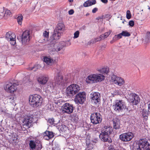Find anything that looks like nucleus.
Segmentation results:
<instances>
[{"instance_id": "nucleus-49", "label": "nucleus", "mask_w": 150, "mask_h": 150, "mask_svg": "<svg viewBox=\"0 0 150 150\" xmlns=\"http://www.w3.org/2000/svg\"><path fill=\"white\" fill-rule=\"evenodd\" d=\"M61 46V48L65 46V42L64 41H62L60 43Z\"/></svg>"}, {"instance_id": "nucleus-18", "label": "nucleus", "mask_w": 150, "mask_h": 150, "mask_svg": "<svg viewBox=\"0 0 150 150\" xmlns=\"http://www.w3.org/2000/svg\"><path fill=\"white\" fill-rule=\"evenodd\" d=\"M108 134H105L103 132H101V133L99 135V138L103 142H109L110 143L112 141L110 139V140H108L109 136Z\"/></svg>"}, {"instance_id": "nucleus-15", "label": "nucleus", "mask_w": 150, "mask_h": 150, "mask_svg": "<svg viewBox=\"0 0 150 150\" xmlns=\"http://www.w3.org/2000/svg\"><path fill=\"white\" fill-rule=\"evenodd\" d=\"M33 121V118L30 116H28L24 117V120L23 121V125L26 126L28 127H30L32 125V123Z\"/></svg>"}, {"instance_id": "nucleus-35", "label": "nucleus", "mask_w": 150, "mask_h": 150, "mask_svg": "<svg viewBox=\"0 0 150 150\" xmlns=\"http://www.w3.org/2000/svg\"><path fill=\"white\" fill-rule=\"evenodd\" d=\"M23 19V16L21 15L18 16L17 18V20L18 23L20 25H21L22 24V21Z\"/></svg>"}, {"instance_id": "nucleus-10", "label": "nucleus", "mask_w": 150, "mask_h": 150, "mask_svg": "<svg viewBox=\"0 0 150 150\" xmlns=\"http://www.w3.org/2000/svg\"><path fill=\"white\" fill-rule=\"evenodd\" d=\"M62 110L64 113L70 114L73 112L74 107L72 104L66 103L62 105Z\"/></svg>"}, {"instance_id": "nucleus-5", "label": "nucleus", "mask_w": 150, "mask_h": 150, "mask_svg": "<svg viewBox=\"0 0 150 150\" xmlns=\"http://www.w3.org/2000/svg\"><path fill=\"white\" fill-rule=\"evenodd\" d=\"M18 85V83L16 81L7 82L4 85V88L7 92L12 93L16 92Z\"/></svg>"}, {"instance_id": "nucleus-9", "label": "nucleus", "mask_w": 150, "mask_h": 150, "mask_svg": "<svg viewBox=\"0 0 150 150\" xmlns=\"http://www.w3.org/2000/svg\"><path fill=\"white\" fill-rule=\"evenodd\" d=\"M90 119L92 123L94 124H97L101 122L102 118L99 113L96 112L91 114Z\"/></svg>"}, {"instance_id": "nucleus-1", "label": "nucleus", "mask_w": 150, "mask_h": 150, "mask_svg": "<svg viewBox=\"0 0 150 150\" xmlns=\"http://www.w3.org/2000/svg\"><path fill=\"white\" fill-rule=\"evenodd\" d=\"M54 84L51 82L47 83V90L48 91H50L54 89V86H56L60 88H63L65 84L68 82L67 79L66 78H63L60 72L59 71L57 74Z\"/></svg>"}, {"instance_id": "nucleus-2", "label": "nucleus", "mask_w": 150, "mask_h": 150, "mask_svg": "<svg viewBox=\"0 0 150 150\" xmlns=\"http://www.w3.org/2000/svg\"><path fill=\"white\" fill-rule=\"evenodd\" d=\"M133 150H150V144L144 139H140L134 142L132 146Z\"/></svg>"}, {"instance_id": "nucleus-33", "label": "nucleus", "mask_w": 150, "mask_h": 150, "mask_svg": "<svg viewBox=\"0 0 150 150\" xmlns=\"http://www.w3.org/2000/svg\"><path fill=\"white\" fill-rule=\"evenodd\" d=\"M55 121L54 120V119L53 118H50L47 120V122L48 124H50L51 125H52L53 126H55L56 123L55 122Z\"/></svg>"}, {"instance_id": "nucleus-60", "label": "nucleus", "mask_w": 150, "mask_h": 150, "mask_svg": "<svg viewBox=\"0 0 150 150\" xmlns=\"http://www.w3.org/2000/svg\"><path fill=\"white\" fill-rule=\"evenodd\" d=\"M115 40H113V39H112V40L111 41H110V42L111 43H112L114 41H115Z\"/></svg>"}, {"instance_id": "nucleus-58", "label": "nucleus", "mask_w": 150, "mask_h": 150, "mask_svg": "<svg viewBox=\"0 0 150 150\" xmlns=\"http://www.w3.org/2000/svg\"><path fill=\"white\" fill-rule=\"evenodd\" d=\"M147 97L148 98V100H150V94L148 95Z\"/></svg>"}, {"instance_id": "nucleus-64", "label": "nucleus", "mask_w": 150, "mask_h": 150, "mask_svg": "<svg viewBox=\"0 0 150 150\" xmlns=\"http://www.w3.org/2000/svg\"><path fill=\"white\" fill-rule=\"evenodd\" d=\"M99 18H97L96 19H97V20H99Z\"/></svg>"}, {"instance_id": "nucleus-52", "label": "nucleus", "mask_w": 150, "mask_h": 150, "mask_svg": "<svg viewBox=\"0 0 150 150\" xmlns=\"http://www.w3.org/2000/svg\"><path fill=\"white\" fill-rule=\"evenodd\" d=\"M98 9L97 8H94L92 10V12L93 13H95L98 11Z\"/></svg>"}, {"instance_id": "nucleus-55", "label": "nucleus", "mask_w": 150, "mask_h": 150, "mask_svg": "<svg viewBox=\"0 0 150 150\" xmlns=\"http://www.w3.org/2000/svg\"><path fill=\"white\" fill-rule=\"evenodd\" d=\"M148 110L150 113V103L148 105Z\"/></svg>"}, {"instance_id": "nucleus-39", "label": "nucleus", "mask_w": 150, "mask_h": 150, "mask_svg": "<svg viewBox=\"0 0 150 150\" xmlns=\"http://www.w3.org/2000/svg\"><path fill=\"white\" fill-rule=\"evenodd\" d=\"M39 65H34L33 67H29L28 68V69L29 70H34L33 71H36L38 69V67Z\"/></svg>"}, {"instance_id": "nucleus-57", "label": "nucleus", "mask_w": 150, "mask_h": 150, "mask_svg": "<svg viewBox=\"0 0 150 150\" xmlns=\"http://www.w3.org/2000/svg\"><path fill=\"white\" fill-rule=\"evenodd\" d=\"M39 145H40V146L39 147V149H40L42 148V145H41V144H40Z\"/></svg>"}, {"instance_id": "nucleus-48", "label": "nucleus", "mask_w": 150, "mask_h": 150, "mask_svg": "<svg viewBox=\"0 0 150 150\" xmlns=\"http://www.w3.org/2000/svg\"><path fill=\"white\" fill-rule=\"evenodd\" d=\"M129 24L130 26L133 27L134 25V22L133 21H129Z\"/></svg>"}, {"instance_id": "nucleus-30", "label": "nucleus", "mask_w": 150, "mask_h": 150, "mask_svg": "<svg viewBox=\"0 0 150 150\" xmlns=\"http://www.w3.org/2000/svg\"><path fill=\"white\" fill-rule=\"evenodd\" d=\"M98 71L102 74H108L109 71V69L108 67L98 69Z\"/></svg>"}, {"instance_id": "nucleus-20", "label": "nucleus", "mask_w": 150, "mask_h": 150, "mask_svg": "<svg viewBox=\"0 0 150 150\" xmlns=\"http://www.w3.org/2000/svg\"><path fill=\"white\" fill-rule=\"evenodd\" d=\"M113 127L114 129H118L120 128V120L117 118L114 119L113 120Z\"/></svg>"}, {"instance_id": "nucleus-26", "label": "nucleus", "mask_w": 150, "mask_h": 150, "mask_svg": "<svg viewBox=\"0 0 150 150\" xmlns=\"http://www.w3.org/2000/svg\"><path fill=\"white\" fill-rule=\"evenodd\" d=\"M6 38L8 41L12 40H14L16 38V37L14 33H11V32H8L6 33Z\"/></svg>"}, {"instance_id": "nucleus-6", "label": "nucleus", "mask_w": 150, "mask_h": 150, "mask_svg": "<svg viewBox=\"0 0 150 150\" xmlns=\"http://www.w3.org/2000/svg\"><path fill=\"white\" fill-rule=\"evenodd\" d=\"M81 87L76 84H72L68 87L66 89V93L67 95L72 96L80 91Z\"/></svg>"}, {"instance_id": "nucleus-44", "label": "nucleus", "mask_w": 150, "mask_h": 150, "mask_svg": "<svg viewBox=\"0 0 150 150\" xmlns=\"http://www.w3.org/2000/svg\"><path fill=\"white\" fill-rule=\"evenodd\" d=\"M43 35L44 37L47 38H48L49 36V33L46 31H45L43 33Z\"/></svg>"}, {"instance_id": "nucleus-34", "label": "nucleus", "mask_w": 150, "mask_h": 150, "mask_svg": "<svg viewBox=\"0 0 150 150\" xmlns=\"http://www.w3.org/2000/svg\"><path fill=\"white\" fill-rule=\"evenodd\" d=\"M111 32V31L109 30L108 31L105 33L104 34L101 35V36L103 38V39H104L108 37V36L110 34Z\"/></svg>"}, {"instance_id": "nucleus-29", "label": "nucleus", "mask_w": 150, "mask_h": 150, "mask_svg": "<svg viewBox=\"0 0 150 150\" xmlns=\"http://www.w3.org/2000/svg\"><path fill=\"white\" fill-rule=\"evenodd\" d=\"M144 41L146 43L150 42V32H147L146 33L145 37L144 39Z\"/></svg>"}, {"instance_id": "nucleus-53", "label": "nucleus", "mask_w": 150, "mask_h": 150, "mask_svg": "<svg viewBox=\"0 0 150 150\" xmlns=\"http://www.w3.org/2000/svg\"><path fill=\"white\" fill-rule=\"evenodd\" d=\"M101 1L104 4H107L108 2V0H101Z\"/></svg>"}, {"instance_id": "nucleus-61", "label": "nucleus", "mask_w": 150, "mask_h": 150, "mask_svg": "<svg viewBox=\"0 0 150 150\" xmlns=\"http://www.w3.org/2000/svg\"><path fill=\"white\" fill-rule=\"evenodd\" d=\"M147 7H148V9L149 10H150V7H149V6H147Z\"/></svg>"}, {"instance_id": "nucleus-11", "label": "nucleus", "mask_w": 150, "mask_h": 150, "mask_svg": "<svg viewBox=\"0 0 150 150\" xmlns=\"http://www.w3.org/2000/svg\"><path fill=\"white\" fill-rule=\"evenodd\" d=\"M128 100L129 102L133 105H137L140 102L139 96L134 93H131L129 95Z\"/></svg>"}, {"instance_id": "nucleus-17", "label": "nucleus", "mask_w": 150, "mask_h": 150, "mask_svg": "<svg viewBox=\"0 0 150 150\" xmlns=\"http://www.w3.org/2000/svg\"><path fill=\"white\" fill-rule=\"evenodd\" d=\"M48 79L49 77L47 76H41L39 77L38 79V81L40 84L44 85L47 83Z\"/></svg>"}, {"instance_id": "nucleus-21", "label": "nucleus", "mask_w": 150, "mask_h": 150, "mask_svg": "<svg viewBox=\"0 0 150 150\" xmlns=\"http://www.w3.org/2000/svg\"><path fill=\"white\" fill-rule=\"evenodd\" d=\"M44 138L45 139L48 140L52 138L54 135L52 132L49 131H46L44 134Z\"/></svg>"}, {"instance_id": "nucleus-25", "label": "nucleus", "mask_w": 150, "mask_h": 150, "mask_svg": "<svg viewBox=\"0 0 150 150\" xmlns=\"http://www.w3.org/2000/svg\"><path fill=\"white\" fill-rule=\"evenodd\" d=\"M96 3L95 0H88L84 3L83 6L85 7H87L95 4Z\"/></svg>"}, {"instance_id": "nucleus-4", "label": "nucleus", "mask_w": 150, "mask_h": 150, "mask_svg": "<svg viewBox=\"0 0 150 150\" xmlns=\"http://www.w3.org/2000/svg\"><path fill=\"white\" fill-rule=\"evenodd\" d=\"M105 78V76L102 74H92L89 75L86 78V81L88 83H95L103 81Z\"/></svg>"}, {"instance_id": "nucleus-50", "label": "nucleus", "mask_w": 150, "mask_h": 150, "mask_svg": "<svg viewBox=\"0 0 150 150\" xmlns=\"http://www.w3.org/2000/svg\"><path fill=\"white\" fill-rule=\"evenodd\" d=\"M108 149V150H114V149L113 146L111 145H109Z\"/></svg>"}, {"instance_id": "nucleus-23", "label": "nucleus", "mask_w": 150, "mask_h": 150, "mask_svg": "<svg viewBox=\"0 0 150 150\" xmlns=\"http://www.w3.org/2000/svg\"><path fill=\"white\" fill-rule=\"evenodd\" d=\"M37 142L34 140H31L29 141V146L30 150H35Z\"/></svg>"}, {"instance_id": "nucleus-41", "label": "nucleus", "mask_w": 150, "mask_h": 150, "mask_svg": "<svg viewBox=\"0 0 150 150\" xmlns=\"http://www.w3.org/2000/svg\"><path fill=\"white\" fill-rule=\"evenodd\" d=\"M126 17L128 19H129L131 18V13L129 10H127V11Z\"/></svg>"}, {"instance_id": "nucleus-32", "label": "nucleus", "mask_w": 150, "mask_h": 150, "mask_svg": "<svg viewBox=\"0 0 150 150\" xmlns=\"http://www.w3.org/2000/svg\"><path fill=\"white\" fill-rule=\"evenodd\" d=\"M11 12L10 11L8 10H6L4 14V18L5 19H7L10 17L11 15Z\"/></svg>"}, {"instance_id": "nucleus-45", "label": "nucleus", "mask_w": 150, "mask_h": 150, "mask_svg": "<svg viewBox=\"0 0 150 150\" xmlns=\"http://www.w3.org/2000/svg\"><path fill=\"white\" fill-rule=\"evenodd\" d=\"M64 42H65V46H69L71 44L70 40H66Z\"/></svg>"}, {"instance_id": "nucleus-38", "label": "nucleus", "mask_w": 150, "mask_h": 150, "mask_svg": "<svg viewBox=\"0 0 150 150\" xmlns=\"http://www.w3.org/2000/svg\"><path fill=\"white\" fill-rule=\"evenodd\" d=\"M122 36L125 37H129L130 35V34L127 31H123L122 33Z\"/></svg>"}, {"instance_id": "nucleus-56", "label": "nucleus", "mask_w": 150, "mask_h": 150, "mask_svg": "<svg viewBox=\"0 0 150 150\" xmlns=\"http://www.w3.org/2000/svg\"><path fill=\"white\" fill-rule=\"evenodd\" d=\"M4 13L2 12L0 13V16L1 17H4Z\"/></svg>"}, {"instance_id": "nucleus-46", "label": "nucleus", "mask_w": 150, "mask_h": 150, "mask_svg": "<svg viewBox=\"0 0 150 150\" xmlns=\"http://www.w3.org/2000/svg\"><path fill=\"white\" fill-rule=\"evenodd\" d=\"M113 96L115 95H117L119 94V92L118 90H115L113 93H112Z\"/></svg>"}, {"instance_id": "nucleus-19", "label": "nucleus", "mask_w": 150, "mask_h": 150, "mask_svg": "<svg viewBox=\"0 0 150 150\" xmlns=\"http://www.w3.org/2000/svg\"><path fill=\"white\" fill-rule=\"evenodd\" d=\"M44 62L47 64L49 65H52L54 62L55 60L50 56H45L44 57Z\"/></svg>"}, {"instance_id": "nucleus-14", "label": "nucleus", "mask_w": 150, "mask_h": 150, "mask_svg": "<svg viewBox=\"0 0 150 150\" xmlns=\"http://www.w3.org/2000/svg\"><path fill=\"white\" fill-rule=\"evenodd\" d=\"M111 80L113 83L119 86H121L125 83V81L122 78L114 75L112 76Z\"/></svg>"}, {"instance_id": "nucleus-59", "label": "nucleus", "mask_w": 150, "mask_h": 150, "mask_svg": "<svg viewBox=\"0 0 150 150\" xmlns=\"http://www.w3.org/2000/svg\"><path fill=\"white\" fill-rule=\"evenodd\" d=\"M86 28V27L85 26H83L82 27V28L83 30H85Z\"/></svg>"}, {"instance_id": "nucleus-28", "label": "nucleus", "mask_w": 150, "mask_h": 150, "mask_svg": "<svg viewBox=\"0 0 150 150\" xmlns=\"http://www.w3.org/2000/svg\"><path fill=\"white\" fill-rule=\"evenodd\" d=\"M142 114L144 118L146 120L147 119L148 113L147 111L145 109H143L142 111Z\"/></svg>"}, {"instance_id": "nucleus-7", "label": "nucleus", "mask_w": 150, "mask_h": 150, "mask_svg": "<svg viewBox=\"0 0 150 150\" xmlns=\"http://www.w3.org/2000/svg\"><path fill=\"white\" fill-rule=\"evenodd\" d=\"M115 110L118 112H121L126 107L125 102L122 100H116L113 106Z\"/></svg>"}, {"instance_id": "nucleus-42", "label": "nucleus", "mask_w": 150, "mask_h": 150, "mask_svg": "<svg viewBox=\"0 0 150 150\" xmlns=\"http://www.w3.org/2000/svg\"><path fill=\"white\" fill-rule=\"evenodd\" d=\"M102 39H103V38L101 36V35L100 36L97 38H96L94 42H96L100 41Z\"/></svg>"}, {"instance_id": "nucleus-36", "label": "nucleus", "mask_w": 150, "mask_h": 150, "mask_svg": "<svg viewBox=\"0 0 150 150\" xmlns=\"http://www.w3.org/2000/svg\"><path fill=\"white\" fill-rule=\"evenodd\" d=\"M122 33H121L118 35H116L113 38V40H117L119 39L122 38Z\"/></svg>"}, {"instance_id": "nucleus-62", "label": "nucleus", "mask_w": 150, "mask_h": 150, "mask_svg": "<svg viewBox=\"0 0 150 150\" xmlns=\"http://www.w3.org/2000/svg\"><path fill=\"white\" fill-rule=\"evenodd\" d=\"M73 0H69V2H73Z\"/></svg>"}, {"instance_id": "nucleus-51", "label": "nucleus", "mask_w": 150, "mask_h": 150, "mask_svg": "<svg viewBox=\"0 0 150 150\" xmlns=\"http://www.w3.org/2000/svg\"><path fill=\"white\" fill-rule=\"evenodd\" d=\"M74 13V11L73 9H71L69 11V14L70 15L73 14Z\"/></svg>"}, {"instance_id": "nucleus-40", "label": "nucleus", "mask_w": 150, "mask_h": 150, "mask_svg": "<svg viewBox=\"0 0 150 150\" xmlns=\"http://www.w3.org/2000/svg\"><path fill=\"white\" fill-rule=\"evenodd\" d=\"M79 31H77L75 32L74 34V36L73 38L74 39L76 38L79 37Z\"/></svg>"}, {"instance_id": "nucleus-43", "label": "nucleus", "mask_w": 150, "mask_h": 150, "mask_svg": "<svg viewBox=\"0 0 150 150\" xmlns=\"http://www.w3.org/2000/svg\"><path fill=\"white\" fill-rule=\"evenodd\" d=\"M62 48H61V47H59V48H57V49L55 48H53L51 50L52 51L54 52L55 51H56L57 52H59L60 51L61 49H62Z\"/></svg>"}, {"instance_id": "nucleus-54", "label": "nucleus", "mask_w": 150, "mask_h": 150, "mask_svg": "<svg viewBox=\"0 0 150 150\" xmlns=\"http://www.w3.org/2000/svg\"><path fill=\"white\" fill-rule=\"evenodd\" d=\"M9 98L11 100H12L13 101H14V99H16V98L13 96H11L10 98Z\"/></svg>"}, {"instance_id": "nucleus-24", "label": "nucleus", "mask_w": 150, "mask_h": 150, "mask_svg": "<svg viewBox=\"0 0 150 150\" xmlns=\"http://www.w3.org/2000/svg\"><path fill=\"white\" fill-rule=\"evenodd\" d=\"M112 132V129L111 127L107 126H105L102 130L101 132L104 133L105 134H107L109 135H110Z\"/></svg>"}, {"instance_id": "nucleus-47", "label": "nucleus", "mask_w": 150, "mask_h": 150, "mask_svg": "<svg viewBox=\"0 0 150 150\" xmlns=\"http://www.w3.org/2000/svg\"><path fill=\"white\" fill-rule=\"evenodd\" d=\"M9 41L10 42V43L12 45H14L16 43V38L14 40H12Z\"/></svg>"}, {"instance_id": "nucleus-16", "label": "nucleus", "mask_w": 150, "mask_h": 150, "mask_svg": "<svg viewBox=\"0 0 150 150\" xmlns=\"http://www.w3.org/2000/svg\"><path fill=\"white\" fill-rule=\"evenodd\" d=\"M91 98L94 101V103L97 104L100 100V94L98 92H94L91 94Z\"/></svg>"}, {"instance_id": "nucleus-31", "label": "nucleus", "mask_w": 150, "mask_h": 150, "mask_svg": "<svg viewBox=\"0 0 150 150\" xmlns=\"http://www.w3.org/2000/svg\"><path fill=\"white\" fill-rule=\"evenodd\" d=\"M61 34L59 33L58 32L54 30V33L53 35V37L54 40L59 39L60 38Z\"/></svg>"}, {"instance_id": "nucleus-13", "label": "nucleus", "mask_w": 150, "mask_h": 150, "mask_svg": "<svg viewBox=\"0 0 150 150\" xmlns=\"http://www.w3.org/2000/svg\"><path fill=\"white\" fill-rule=\"evenodd\" d=\"M30 32L28 30L24 31L22 35L21 42L23 45L28 44L30 40Z\"/></svg>"}, {"instance_id": "nucleus-27", "label": "nucleus", "mask_w": 150, "mask_h": 150, "mask_svg": "<svg viewBox=\"0 0 150 150\" xmlns=\"http://www.w3.org/2000/svg\"><path fill=\"white\" fill-rule=\"evenodd\" d=\"M71 120L75 122H77L79 119L78 115L76 113H74L71 115Z\"/></svg>"}, {"instance_id": "nucleus-12", "label": "nucleus", "mask_w": 150, "mask_h": 150, "mask_svg": "<svg viewBox=\"0 0 150 150\" xmlns=\"http://www.w3.org/2000/svg\"><path fill=\"white\" fill-rule=\"evenodd\" d=\"M133 137V133L129 132L120 134V139L123 142H128L131 140Z\"/></svg>"}, {"instance_id": "nucleus-8", "label": "nucleus", "mask_w": 150, "mask_h": 150, "mask_svg": "<svg viewBox=\"0 0 150 150\" xmlns=\"http://www.w3.org/2000/svg\"><path fill=\"white\" fill-rule=\"evenodd\" d=\"M86 97V95L85 92H80L76 95L75 101L77 104H82L85 101Z\"/></svg>"}, {"instance_id": "nucleus-22", "label": "nucleus", "mask_w": 150, "mask_h": 150, "mask_svg": "<svg viewBox=\"0 0 150 150\" xmlns=\"http://www.w3.org/2000/svg\"><path fill=\"white\" fill-rule=\"evenodd\" d=\"M64 30V25L62 23H59L58 24L55 30L59 33L61 34L62 33Z\"/></svg>"}, {"instance_id": "nucleus-3", "label": "nucleus", "mask_w": 150, "mask_h": 150, "mask_svg": "<svg viewBox=\"0 0 150 150\" xmlns=\"http://www.w3.org/2000/svg\"><path fill=\"white\" fill-rule=\"evenodd\" d=\"M29 104L32 107L36 108L42 105V98L40 95L35 94L29 96Z\"/></svg>"}, {"instance_id": "nucleus-63", "label": "nucleus", "mask_w": 150, "mask_h": 150, "mask_svg": "<svg viewBox=\"0 0 150 150\" xmlns=\"http://www.w3.org/2000/svg\"><path fill=\"white\" fill-rule=\"evenodd\" d=\"M89 13H87V14H86V16H87L88 15H89Z\"/></svg>"}, {"instance_id": "nucleus-37", "label": "nucleus", "mask_w": 150, "mask_h": 150, "mask_svg": "<svg viewBox=\"0 0 150 150\" xmlns=\"http://www.w3.org/2000/svg\"><path fill=\"white\" fill-rule=\"evenodd\" d=\"M59 128L62 132H64L67 129L66 126L64 125H61L59 127Z\"/></svg>"}]
</instances>
